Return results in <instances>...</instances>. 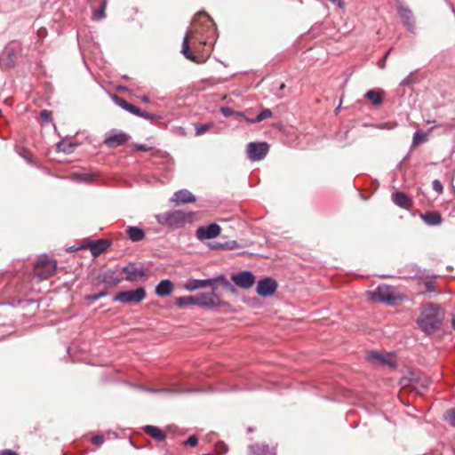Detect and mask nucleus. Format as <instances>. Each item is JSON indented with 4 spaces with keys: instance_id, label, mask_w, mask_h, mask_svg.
<instances>
[{
    "instance_id": "24",
    "label": "nucleus",
    "mask_w": 455,
    "mask_h": 455,
    "mask_svg": "<svg viewBox=\"0 0 455 455\" xmlns=\"http://www.w3.org/2000/svg\"><path fill=\"white\" fill-rule=\"evenodd\" d=\"M422 220L430 226H436L441 224L442 217L436 212H428L421 216Z\"/></svg>"
},
{
    "instance_id": "40",
    "label": "nucleus",
    "mask_w": 455,
    "mask_h": 455,
    "mask_svg": "<svg viewBox=\"0 0 455 455\" xmlns=\"http://www.w3.org/2000/svg\"><path fill=\"white\" fill-rule=\"evenodd\" d=\"M132 150L133 151H148V150H150V148L147 147L144 144H134L132 146Z\"/></svg>"
},
{
    "instance_id": "31",
    "label": "nucleus",
    "mask_w": 455,
    "mask_h": 455,
    "mask_svg": "<svg viewBox=\"0 0 455 455\" xmlns=\"http://www.w3.org/2000/svg\"><path fill=\"white\" fill-rule=\"evenodd\" d=\"M107 5V1L102 0L100 7L93 12V19L95 20H102L105 18V9Z\"/></svg>"
},
{
    "instance_id": "33",
    "label": "nucleus",
    "mask_w": 455,
    "mask_h": 455,
    "mask_svg": "<svg viewBox=\"0 0 455 455\" xmlns=\"http://www.w3.org/2000/svg\"><path fill=\"white\" fill-rule=\"evenodd\" d=\"M444 419L447 422H449L451 426L455 427V408L449 410L445 415Z\"/></svg>"
},
{
    "instance_id": "53",
    "label": "nucleus",
    "mask_w": 455,
    "mask_h": 455,
    "mask_svg": "<svg viewBox=\"0 0 455 455\" xmlns=\"http://www.w3.org/2000/svg\"><path fill=\"white\" fill-rule=\"evenodd\" d=\"M339 5L340 7H342V6H343V3H342L341 1H339Z\"/></svg>"
},
{
    "instance_id": "32",
    "label": "nucleus",
    "mask_w": 455,
    "mask_h": 455,
    "mask_svg": "<svg viewBox=\"0 0 455 455\" xmlns=\"http://www.w3.org/2000/svg\"><path fill=\"white\" fill-rule=\"evenodd\" d=\"M5 54L8 59L7 66L12 67L14 65L15 60H16V52L13 49L8 48L6 49Z\"/></svg>"
},
{
    "instance_id": "38",
    "label": "nucleus",
    "mask_w": 455,
    "mask_h": 455,
    "mask_svg": "<svg viewBox=\"0 0 455 455\" xmlns=\"http://www.w3.org/2000/svg\"><path fill=\"white\" fill-rule=\"evenodd\" d=\"M220 112L224 116L227 117L232 116L235 113L234 110L229 107H221Z\"/></svg>"
},
{
    "instance_id": "39",
    "label": "nucleus",
    "mask_w": 455,
    "mask_h": 455,
    "mask_svg": "<svg viewBox=\"0 0 455 455\" xmlns=\"http://www.w3.org/2000/svg\"><path fill=\"white\" fill-rule=\"evenodd\" d=\"M198 443L197 438L195 435L189 436L185 442V445L196 446Z\"/></svg>"
},
{
    "instance_id": "2",
    "label": "nucleus",
    "mask_w": 455,
    "mask_h": 455,
    "mask_svg": "<svg viewBox=\"0 0 455 455\" xmlns=\"http://www.w3.org/2000/svg\"><path fill=\"white\" fill-rule=\"evenodd\" d=\"M188 217L185 212L179 210H172L156 216L159 224L172 228L181 227L186 223Z\"/></svg>"
},
{
    "instance_id": "15",
    "label": "nucleus",
    "mask_w": 455,
    "mask_h": 455,
    "mask_svg": "<svg viewBox=\"0 0 455 455\" xmlns=\"http://www.w3.org/2000/svg\"><path fill=\"white\" fill-rule=\"evenodd\" d=\"M97 280L99 283H105L108 286H116L119 283H121L123 278L117 275L115 270L108 269L100 273L97 276Z\"/></svg>"
},
{
    "instance_id": "51",
    "label": "nucleus",
    "mask_w": 455,
    "mask_h": 455,
    "mask_svg": "<svg viewBox=\"0 0 455 455\" xmlns=\"http://www.w3.org/2000/svg\"><path fill=\"white\" fill-rule=\"evenodd\" d=\"M196 40H198V43L200 44H205V42H203L200 38H196Z\"/></svg>"
},
{
    "instance_id": "11",
    "label": "nucleus",
    "mask_w": 455,
    "mask_h": 455,
    "mask_svg": "<svg viewBox=\"0 0 455 455\" xmlns=\"http://www.w3.org/2000/svg\"><path fill=\"white\" fill-rule=\"evenodd\" d=\"M129 138L130 136L124 132L111 130L108 133H107L104 143L108 148H116L125 144Z\"/></svg>"
},
{
    "instance_id": "29",
    "label": "nucleus",
    "mask_w": 455,
    "mask_h": 455,
    "mask_svg": "<svg viewBox=\"0 0 455 455\" xmlns=\"http://www.w3.org/2000/svg\"><path fill=\"white\" fill-rule=\"evenodd\" d=\"M273 113L270 109L266 108L259 112L254 119H248L250 123H260L265 119L272 117Z\"/></svg>"
},
{
    "instance_id": "19",
    "label": "nucleus",
    "mask_w": 455,
    "mask_h": 455,
    "mask_svg": "<svg viewBox=\"0 0 455 455\" xmlns=\"http://www.w3.org/2000/svg\"><path fill=\"white\" fill-rule=\"evenodd\" d=\"M371 360L377 361L381 364H387L390 367H395L396 363L392 354L380 355L377 352H371L369 355Z\"/></svg>"
},
{
    "instance_id": "7",
    "label": "nucleus",
    "mask_w": 455,
    "mask_h": 455,
    "mask_svg": "<svg viewBox=\"0 0 455 455\" xmlns=\"http://www.w3.org/2000/svg\"><path fill=\"white\" fill-rule=\"evenodd\" d=\"M373 299L387 305H395L398 299L393 287L389 285H379L373 292Z\"/></svg>"
},
{
    "instance_id": "12",
    "label": "nucleus",
    "mask_w": 455,
    "mask_h": 455,
    "mask_svg": "<svg viewBox=\"0 0 455 455\" xmlns=\"http://www.w3.org/2000/svg\"><path fill=\"white\" fill-rule=\"evenodd\" d=\"M220 233V227L216 223H212L207 226H201L196 230L198 239H212L217 237Z\"/></svg>"
},
{
    "instance_id": "50",
    "label": "nucleus",
    "mask_w": 455,
    "mask_h": 455,
    "mask_svg": "<svg viewBox=\"0 0 455 455\" xmlns=\"http://www.w3.org/2000/svg\"><path fill=\"white\" fill-rule=\"evenodd\" d=\"M452 327L455 330V315L452 316Z\"/></svg>"
},
{
    "instance_id": "41",
    "label": "nucleus",
    "mask_w": 455,
    "mask_h": 455,
    "mask_svg": "<svg viewBox=\"0 0 455 455\" xmlns=\"http://www.w3.org/2000/svg\"><path fill=\"white\" fill-rule=\"evenodd\" d=\"M221 247L227 248L229 250H234V249L238 248V244H237L236 241H229V242H227L225 244L221 245Z\"/></svg>"
},
{
    "instance_id": "28",
    "label": "nucleus",
    "mask_w": 455,
    "mask_h": 455,
    "mask_svg": "<svg viewBox=\"0 0 455 455\" xmlns=\"http://www.w3.org/2000/svg\"><path fill=\"white\" fill-rule=\"evenodd\" d=\"M175 305L179 307H185L187 306L196 305V295L179 297L175 299Z\"/></svg>"
},
{
    "instance_id": "43",
    "label": "nucleus",
    "mask_w": 455,
    "mask_h": 455,
    "mask_svg": "<svg viewBox=\"0 0 455 455\" xmlns=\"http://www.w3.org/2000/svg\"><path fill=\"white\" fill-rule=\"evenodd\" d=\"M51 111H48V110H43L41 111L40 113V116L45 121V122H50L52 119H51Z\"/></svg>"
},
{
    "instance_id": "42",
    "label": "nucleus",
    "mask_w": 455,
    "mask_h": 455,
    "mask_svg": "<svg viewBox=\"0 0 455 455\" xmlns=\"http://www.w3.org/2000/svg\"><path fill=\"white\" fill-rule=\"evenodd\" d=\"M104 442V437L102 435H95L92 438V443L95 445H101Z\"/></svg>"
},
{
    "instance_id": "37",
    "label": "nucleus",
    "mask_w": 455,
    "mask_h": 455,
    "mask_svg": "<svg viewBox=\"0 0 455 455\" xmlns=\"http://www.w3.org/2000/svg\"><path fill=\"white\" fill-rule=\"evenodd\" d=\"M108 295L107 291H100L97 294L88 295L85 297L87 300L96 301L103 297H106Z\"/></svg>"
},
{
    "instance_id": "30",
    "label": "nucleus",
    "mask_w": 455,
    "mask_h": 455,
    "mask_svg": "<svg viewBox=\"0 0 455 455\" xmlns=\"http://www.w3.org/2000/svg\"><path fill=\"white\" fill-rule=\"evenodd\" d=\"M427 133L426 132H423L421 131H417L414 135H413V139H412V144L413 146H418L419 145L420 143H422L423 141L427 140Z\"/></svg>"
},
{
    "instance_id": "47",
    "label": "nucleus",
    "mask_w": 455,
    "mask_h": 455,
    "mask_svg": "<svg viewBox=\"0 0 455 455\" xmlns=\"http://www.w3.org/2000/svg\"><path fill=\"white\" fill-rule=\"evenodd\" d=\"M411 83V75L405 77L402 82L401 85H409Z\"/></svg>"
},
{
    "instance_id": "23",
    "label": "nucleus",
    "mask_w": 455,
    "mask_h": 455,
    "mask_svg": "<svg viewBox=\"0 0 455 455\" xmlns=\"http://www.w3.org/2000/svg\"><path fill=\"white\" fill-rule=\"evenodd\" d=\"M114 101L116 102V105L121 107L123 109L130 112L131 114H132L134 116H137V114L139 113L140 108L129 103L128 101H126L125 100H124L118 96L114 97Z\"/></svg>"
},
{
    "instance_id": "54",
    "label": "nucleus",
    "mask_w": 455,
    "mask_h": 455,
    "mask_svg": "<svg viewBox=\"0 0 455 455\" xmlns=\"http://www.w3.org/2000/svg\"><path fill=\"white\" fill-rule=\"evenodd\" d=\"M390 51L387 52L386 55H385V59L387 57V55L389 54Z\"/></svg>"
},
{
    "instance_id": "1",
    "label": "nucleus",
    "mask_w": 455,
    "mask_h": 455,
    "mask_svg": "<svg viewBox=\"0 0 455 455\" xmlns=\"http://www.w3.org/2000/svg\"><path fill=\"white\" fill-rule=\"evenodd\" d=\"M443 314L437 304H429L425 307L417 323L420 329L426 333L435 331L441 325Z\"/></svg>"
},
{
    "instance_id": "3",
    "label": "nucleus",
    "mask_w": 455,
    "mask_h": 455,
    "mask_svg": "<svg viewBox=\"0 0 455 455\" xmlns=\"http://www.w3.org/2000/svg\"><path fill=\"white\" fill-rule=\"evenodd\" d=\"M212 287V291L201 292L196 295V305L201 307H206L211 309H219L227 304L220 299L219 295L214 292L215 286Z\"/></svg>"
},
{
    "instance_id": "34",
    "label": "nucleus",
    "mask_w": 455,
    "mask_h": 455,
    "mask_svg": "<svg viewBox=\"0 0 455 455\" xmlns=\"http://www.w3.org/2000/svg\"><path fill=\"white\" fill-rule=\"evenodd\" d=\"M76 179L84 182H92L93 180V175L87 172L79 173L76 174Z\"/></svg>"
},
{
    "instance_id": "26",
    "label": "nucleus",
    "mask_w": 455,
    "mask_h": 455,
    "mask_svg": "<svg viewBox=\"0 0 455 455\" xmlns=\"http://www.w3.org/2000/svg\"><path fill=\"white\" fill-rule=\"evenodd\" d=\"M383 91L369 90L365 93V98L371 100L374 105L379 106L383 102Z\"/></svg>"
},
{
    "instance_id": "44",
    "label": "nucleus",
    "mask_w": 455,
    "mask_h": 455,
    "mask_svg": "<svg viewBox=\"0 0 455 455\" xmlns=\"http://www.w3.org/2000/svg\"><path fill=\"white\" fill-rule=\"evenodd\" d=\"M433 188L435 191L442 192L443 191V186L441 182L437 180L433 181Z\"/></svg>"
},
{
    "instance_id": "10",
    "label": "nucleus",
    "mask_w": 455,
    "mask_h": 455,
    "mask_svg": "<svg viewBox=\"0 0 455 455\" xmlns=\"http://www.w3.org/2000/svg\"><path fill=\"white\" fill-rule=\"evenodd\" d=\"M396 10L403 24L410 32L413 33L415 31V18L412 11L401 3L396 4Z\"/></svg>"
},
{
    "instance_id": "46",
    "label": "nucleus",
    "mask_w": 455,
    "mask_h": 455,
    "mask_svg": "<svg viewBox=\"0 0 455 455\" xmlns=\"http://www.w3.org/2000/svg\"><path fill=\"white\" fill-rule=\"evenodd\" d=\"M0 455H18V453L11 450H4L0 451Z\"/></svg>"
},
{
    "instance_id": "16",
    "label": "nucleus",
    "mask_w": 455,
    "mask_h": 455,
    "mask_svg": "<svg viewBox=\"0 0 455 455\" xmlns=\"http://www.w3.org/2000/svg\"><path fill=\"white\" fill-rule=\"evenodd\" d=\"M199 33L196 28H194L191 31L188 32L182 42V53L186 57V59L192 60L194 62H198L197 58L193 55L189 49V39L196 37V35Z\"/></svg>"
},
{
    "instance_id": "17",
    "label": "nucleus",
    "mask_w": 455,
    "mask_h": 455,
    "mask_svg": "<svg viewBox=\"0 0 455 455\" xmlns=\"http://www.w3.org/2000/svg\"><path fill=\"white\" fill-rule=\"evenodd\" d=\"M174 289L173 283L169 279L162 280L156 286L155 292L159 297H166L172 294Z\"/></svg>"
},
{
    "instance_id": "4",
    "label": "nucleus",
    "mask_w": 455,
    "mask_h": 455,
    "mask_svg": "<svg viewBox=\"0 0 455 455\" xmlns=\"http://www.w3.org/2000/svg\"><path fill=\"white\" fill-rule=\"evenodd\" d=\"M219 281H222L225 287L233 289L232 284L226 279L225 275H220L215 278L190 279L187 281L184 287L187 291H193L198 289L206 288L207 286H213Z\"/></svg>"
},
{
    "instance_id": "35",
    "label": "nucleus",
    "mask_w": 455,
    "mask_h": 455,
    "mask_svg": "<svg viewBox=\"0 0 455 455\" xmlns=\"http://www.w3.org/2000/svg\"><path fill=\"white\" fill-rule=\"evenodd\" d=\"M137 116H140L141 118H144L146 120H150V121L156 119V115L143 111L140 108L139 109V113L137 114Z\"/></svg>"
},
{
    "instance_id": "49",
    "label": "nucleus",
    "mask_w": 455,
    "mask_h": 455,
    "mask_svg": "<svg viewBox=\"0 0 455 455\" xmlns=\"http://www.w3.org/2000/svg\"><path fill=\"white\" fill-rule=\"evenodd\" d=\"M140 100L145 102V103H148L149 102V98L147 97V96H143L140 98Z\"/></svg>"
},
{
    "instance_id": "45",
    "label": "nucleus",
    "mask_w": 455,
    "mask_h": 455,
    "mask_svg": "<svg viewBox=\"0 0 455 455\" xmlns=\"http://www.w3.org/2000/svg\"><path fill=\"white\" fill-rule=\"evenodd\" d=\"M146 390L150 393H172L173 392L170 389H164V388H163V389L148 388Z\"/></svg>"
},
{
    "instance_id": "20",
    "label": "nucleus",
    "mask_w": 455,
    "mask_h": 455,
    "mask_svg": "<svg viewBox=\"0 0 455 455\" xmlns=\"http://www.w3.org/2000/svg\"><path fill=\"white\" fill-rule=\"evenodd\" d=\"M110 243L107 240L99 239L89 244V249L93 256H99L109 247Z\"/></svg>"
},
{
    "instance_id": "36",
    "label": "nucleus",
    "mask_w": 455,
    "mask_h": 455,
    "mask_svg": "<svg viewBox=\"0 0 455 455\" xmlns=\"http://www.w3.org/2000/svg\"><path fill=\"white\" fill-rule=\"evenodd\" d=\"M210 128L209 124H199L196 126V135L200 136L205 133Z\"/></svg>"
},
{
    "instance_id": "52",
    "label": "nucleus",
    "mask_w": 455,
    "mask_h": 455,
    "mask_svg": "<svg viewBox=\"0 0 455 455\" xmlns=\"http://www.w3.org/2000/svg\"><path fill=\"white\" fill-rule=\"evenodd\" d=\"M443 126V124H435V127H442Z\"/></svg>"
},
{
    "instance_id": "6",
    "label": "nucleus",
    "mask_w": 455,
    "mask_h": 455,
    "mask_svg": "<svg viewBox=\"0 0 455 455\" xmlns=\"http://www.w3.org/2000/svg\"><path fill=\"white\" fill-rule=\"evenodd\" d=\"M146 298V291L143 287H139L135 290L124 291L118 292L114 301H118L124 304H138Z\"/></svg>"
},
{
    "instance_id": "25",
    "label": "nucleus",
    "mask_w": 455,
    "mask_h": 455,
    "mask_svg": "<svg viewBox=\"0 0 455 455\" xmlns=\"http://www.w3.org/2000/svg\"><path fill=\"white\" fill-rule=\"evenodd\" d=\"M144 431L159 442L165 439V434L157 427L148 425L144 427Z\"/></svg>"
},
{
    "instance_id": "18",
    "label": "nucleus",
    "mask_w": 455,
    "mask_h": 455,
    "mask_svg": "<svg viewBox=\"0 0 455 455\" xmlns=\"http://www.w3.org/2000/svg\"><path fill=\"white\" fill-rule=\"evenodd\" d=\"M172 201L177 204L192 203L196 201V197L188 190L180 189L174 193L173 196L172 197Z\"/></svg>"
},
{
    "instance_id": "27",
    "label": "nucleus",
    "mask_w": 455,
    "mask_h": 455,
    "mask_svg": "<svg viewBox=\"0 0 455 455\" xmlns=\"http://www.w3.org/2000/svg\"><path fill=\"white\" fill-rule=\"evenodd\" d=\"M127 234L129 235V238L132 242H140L145 237L144 231L141 228H138V227H132V226L128 227Z\"/></svg>"
},
{
    "instance_id": "48",
    "label": "nucleus",
    "mask_w": 455,
    "mask_h": 455,
    "mask_svg": "<svg viewBox=\"0 0 455 455\" xmlns=\"http://www.w3.org/2000/svg\"><path fill=\"white\" fill-rule=\"evenodd\" d=\"M428 386H429V380L427 379H425L423 383H422V387L424 389H427L428 387Z\"/></svg>"
},
{
    "instance_id": "21",
    "label": "nucleus",
    "mask_w": 455,
    "mask_h": 455,
    "mask_svg": "<svg viewBox=\"0 0 455 455\" xmlns=\"http://www.w3.org/2000/svg\"><path fill=\"white\" fill-rule=\"evenodd\" d=\"M393 202L401 208L410 209L412 206V200L403 192H395L392 196Z\"/></svg>"
},
{
    "instance_id": "22",
    "label": "nucleus",
    "mask_w": 455,
    "mask_h": 455,
    "mask_svg": "<svg viewBox=\"0 0 455 455\" xmlns=\"http://www.w3.org/2000/svg\"><path fill=\"white\" fill-rule=\"evenodd\" d=\"M250 455H275V449L269 450L267 444L255 443L249 446Z\"/></svg>"
},
{
    "instance_id": "5",
    "label": "nucleus",
    "mask_w": 455,
    "mask_h": 455,
    "mask_svg": "<svg viewBox=\"0 0 455 455\" xmlns=\"http://www.w3.org/2000/svg\"><path fill=\"white\" fill-rule=\"evenodd\" d=\"M57 263L53 259H50L47 257L40 258L35 263V275L40 279L44 280L49 276L52 275L56 270Z\"/></svg>"
},
{
    "instance_id": "13",
    "label": "nucleus",
    "mask_w": 455,
    "mask_h": 455,
    "mask_svg": "<svg viewBox=\"0 0 455 455\" xmlns=\"http://www.w3.org/2000/svg\"><path fill=\"white\" fill-rule=\"evenodd\" d=\"M232 280L237 286L243 289H248L253 285L255 277L250 271H242L233 275Z\"/></svg>"
},
{
    "instance_id": "9",
    "label": "nucleus",
    "mask_w": 455,
    "mask_h": 455,
    "mask_svg": "<svg viewBox=\"0 0 455 455\" xmlns=\"http://www.w3.org/2000/svg\"><path fill=\"white\" fill-rule=\"evenodd\" d=\"M268 151V145L266 142H250L247 145V155L251 161L263 159Z\"/></svg>"
},
{
    "instance_id": "8",
    "label": "nucleus",
    "mask_w": 455,
    "mask_h": 455,
    "mask_svg": "<svg viewBox=\"0 0 455 455\" xmlns=\"http://www.w3.org/2000/svg\"><path fill=\"white\" fill-rule=\"evenodd\" d=\"M122 270L126 274L124 279L129 282H138L147 277L146 269L142 266H138L133 262L128 263Z\"/></svg>"
},
{
    "instance_id": "14",
    "label": "nucleus",
    "mask_w": 455,
    "mask_h": 455,
    "mask_svg": "<svg viewBox=\"0 0 455 455\" xmlns=\"http://www.w3.org/2000/svg\"><path fill=\"white\" fill-rule=\"evenodd\" d=\"M276 282L270 277H266L259 281L257 284V292L259 295L266 297L272 295L276 291Z\"/></svg>"
}]
</instances>
